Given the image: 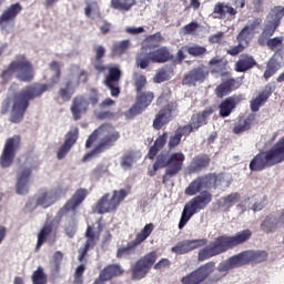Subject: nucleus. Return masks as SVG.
<instances>
[{"label": "nucleus", "mask_w": 284, "mask_h": 284, "mask_svg": "<svg viewBox=\"0 0 284 284\" xmlns=\"http://www.w3.org/2000/svg\"><path fill=\"white\" fill-rule=\"evenodd\" d=\"M85 196H88V190L79 189L59 211V216H65L69 212H74L85 201Z\"/></svg>", "instance_id": "obj_20"}, {"label": "nucleus", "mask_w": 284, "mask_h": 284, "mask_svg": "<svg viewBox=\"0 0 284 284\" xmlns=\"http://www.w3.org/2000/svg\"><path fill=\"white\" fill-rule=\"evenodd\" d=\"M67 77L68 81L65 85L62 87L59 91V97L62 101H70L78 85H81V83H85V81H88V73L81 70V68L77 64H72L69 68Z\"/></svg>", "instance_id": "obj_9"}, {"label": "nucleus", "mask_w": 284, "mask_h": 284, "mask_svg": "<svg viewBox=\"0 0 284 284\" xmlns=\"http://www.w3.org/2000/svg\"><path fill=\"white\" fill-rule=\"evenodd\" d=\"M179 143H181V135L178 132H175V134L172 135L169 140V148L172 150V148H176Z\"/></svg>", "instance_id": "obj_64"}, {"label": "nucleus", "mask_w": 284, "mask_h": 284, "mask_svg": "<svg viewBox=\"0 0 284 284\" xmlns=\"http://www.w3.org/2000/svg\"><path fill=\"white\" fill-rule=\"evenodd\" d=\"M32 283L33 284H45L48 283V277L45 276V273L43 272V267H38L37 271L32 274Z\"/></svg>", "instance_id": "obj_49"}, {"label": "nucleus", "mask_w": 284, "mask_h": 284, "mask_svg": "<svg viewBox=\"0 0 284 284\" xmlns=\"http://www.w3.org/2000/svg\"><path fill=\"white\" fill-rule=\"evenodd\" d=\"M119 133L113 129L110 124H103L99 129H97L87 140V148H91L92 143H94L95 149L87 153L83 156V161H90L92 156H97V154H101L103 150L114 143V141L119 140Z\"/></svg>", "instance_id": "obj_4"}, {"label": "nucleus", "mask_w": 284, "mask_h": 284, "mask_svg": "<svg viewBox=\"0 0 284 284\" xmlns=\"http://www.w3.org/2000/svg\"><path fill=\"white\" fill-rule=\"evenodd\" d=\"M226 64H227V62L219 55L213 58L209 63V65L211 67L212 72H216V73L222 72L223 70H225Z\"/></svg>", "instance_id": "obj_45"}, {"label": "nucleus", "mask_w": 284, "mask_h": 284, "mask_svg": "<svg viewBox=\"0 0 284 284\" xmlns=\"http://www.w3.org/2000/svg\"><path fill=\"white\" fill-rule=\"evenodd\" d=\"M284 161V144L281 140L268 151L262 152L254 156L250 163L251 170H265L276 163Z\"/></svg>", "instance_id": "obj_5"}, {"label": "nucleus", "mask_w": 284, "mask_h": 284, "mask_svg": "<svg viewBox=\"0 0 284 284\" xmlns=\"http://www.w3.org/2000/svg\"><path fill=\"white\" fill-rule=\"evenodd\" d=\"M284 17V7H275L272 9L270 14L266 18V23L273 28H278V23H281V20Z\"/></svg>", "instance_id": "obj_35"}, {"label": "nucleus", "mask_w": 284, "mask_h": 284, "mask_svg": "<svg viewBox=\"0 0 284 284\" xmlns=\"http://www.w3.org/2000/svg\"><path fill=\"white\" fill-rule=\"evenodd\" d=\"M281 225H284V215H280V216H267L262 225L261 229L263 230V232H274V230H276V227H281Z\"/></svg>", "instance_id": "obj_30"}, {"label": "nucleus", "mask_w": 284, "mask_h": 284, "mask_svg": "<svg viewBox=\"0 0 284 284\" xmlns=\"http://www.w3.org/2000/svg\"><path fill=\"white\" fill-rule=\"evenodd\" d=\"M251 237L252 231L250 230L239 232L234 236L217 237L215 241L211 242L210 245L200 250L199 260L207 261V258H212V256H216V254H222V252H226V250L235 247V245H241V243L250 241Z\"/></svg>", "instance_id": "obj_2"}, {"label": "nucleus", "mask_w": 284, "mask_h": 284, "mask_svg": "<svg viewBox=\"0 0 284 284\" xmlns=\"http://www.w3.org/2000/svg\"><path fill=\"white\" fill-rule=\"evenodd\" d=\"M161 41H163V36H161L160 33L150 36L149 38L145 39V41L143 42L142 45V52H145V49H150V48H154V43H161Z\"/></svg>", "instance_id": "obj_48"}, {"label": "nucleus", "mask_w": 284, "mask_h": 284, "mask_svg": "<svg viewBox=\"0 0 284 284\" xmlns=\"http://www.w3.org/2000/svg\"><path fill=\"white\" fill-rule=\"evenodd\" d=\"M271 50H281L283 48V37H276L268 40L267 44Z\"/></svg>", "instance_id": "obj_59"}, {"label": "nucleus", "mask_w": 284, "mask_h": 284, "mask_svg": "<svg viewBox=\"0 0 284 284\" xmlns=\"http://www.w3.org/2000/svg\"><path fill=\"white\" fill-rule=\"evenodd\" d=\"M128 48H130V40H123V41L116 42L113 45V53L114 54H123V52H125V50H128Z\"/></svg>", "instance_id": "obj_55"}, {"label": "nucleus", "mask_w": 284, "mask_h": 284, "mask_svg": "<svg viewBox=\"0 0 284 284\" xmlns=\"http://www.w3.org/2000/svg\"><path fill=\"white\" fill-rule=\"evenodd\" d=\"M256 123V118L254 115H248L245 119L240 120L235 123L233 128L234 134H243V132H247V130H252V125Z\"/></svg>", "instance_id": "obj_33"}, {"label": "nucleus", "mask_w": 284, "mask_h": 284, "mask_svg": "<svg viewBox=\"0 0 284 284\" xmlns=\"http://www.w3.org/2000/svg\"><path fill=\"white\" fill-rule=\"evenodd\" d=\"M185 50L189 54H192V57H201V54H205V47H201L197 44L185 47Z\"/></svg>", "instance_id": "obj_57"}, {"label": "nucleus", "mask_w": 284, "mask_h": 284, "mask_svg": "<svg viewBox=\"0 0 284 284\" xmlns=\"http://www.w3.org/2000/svg\"><path fill=\"white\" fill-rule=\"evenodd\" d=\"M21 149V138L13 135L6 140L1 155H0V168L3 170L12 168L14 163V156Z\"/></svg>", "instance_id": "obj_13"}, {"label": "nucleus", "mask_w": 284, "mask_h": 284, "mask_svg": "<svg viewBox=\"0 0 284 284\" xmlns=\"http://www.w3.org/2000/svg\"><path fill=\"white\" fill-rule=\"evenodd\" d=\"M236 201H239V194L234 193V194L227 195L226 197H221L219 201V205L221 207H232V205H234Z\"/></svg>", "instance_id": "obj_50"}, {"label": "nucleus", "mask_w": 284, "mask_h": 284, "mask_svg": "<svg viewBox=\"0 0 284 284\" xmlns=\"http://www.w3.org/2000/svg\"><path fill=\"white\" fill-rule=\"evenodd\" d=\"M267 258V253L265 251H245L237 255L231 256L227 260L220 263L217 266L219 275H214V281H221V278L230 274V270H235L246 263H263Z\"/></svg>", "instance_id": "obj_3"}, {"label": "nucleus", "mask_w": 284, "mask_h": 284, "mask_svg": "<svg viewBox=\"0 0 284 284\" xmlns=\"http://www.w3.org/2000/svg\"><path fill=\"white\" fill-rule=\"evenodd\" d=\"M135 0H111V8L113 10H120V12H128L132 6H134Z\"/></svg>", "instance_id": "obj_42"}, {"label": "nucleus", "mask_w": 284, "mask_h": 284, "mask_svg": "<svg viewBox=\"0 0 284 284\" xmlns=\"http://www.w3.org/2000/svg\"><path fill=\"white\" fill-rule=\"evenodd\" d=\"M33 182L32 166H20L16 173V193L19 196H26L29 194Z\"/></svg>", "instance_id": "obj_15"}, {"label": "nucleus", "mask_w": 284, "mask_h": 284, "mask_svg": "<svg viewBox=\"0 0 284 284\" xmlns=\"http://www.w3.org/2000/svg\"><path fill=\"white\" fill-rule=\"evenodd\" d=\"M201 26L197 22H191L182 28V34H197Z\"/></svg>", "instance_id": "obj_54"}, {"label": "nucleus", "mask_w": 284, "mask_h": 284, "mask_svg": "<svg viewBox=\"0 0 284 284\" xmlns=\"http://www.w3.org/2000/svg\"><path fill=\"white\" fill-rule=\"evenodd\" d=\"M136 247V243L133 241L129 242L125 245H122L116 251L118 258H130L132 254H134V248Z\"/></svg>", "instance_id": "obj_39"}, {"label": "nucleus", "mask_w": 284, "mask_h": 284, "mask_svg": "<svg viewBox=\"0 0 284 284\" xmlns=\"http://www.w3.org/2000/svg\"><path fill=\"white\" fill-rule=\"evenodd\" d=\"M170 71L162 69L160 71L156 72V74L153 78L154 83H163V81H168L170 80Z\"/></svg>", "instance_id": "obj_56"}, {"label": "nucleus", "mask_w": 284, "mask_h": 284, "mask_svg": "<svg viewBox=\"0 0 284 284\" xmlns=\"http://www.w3.org/2000/svg\"><path fill=\"white\" fill-rule=\"evenodd\" d=\"M240 102L241 98L236 95L227 98L220 104V116H230V114H232V110H234V108H236V104Z\"/></svg>", "instance_id": "obj_29"}, {"label": "nucleus", "mask_w": 284, "mask_h": 284, "mask_svg": "<svg viewBox=\"0 0 284 284\" xmlns=\"http://www.w3.org/2000/svg\"><path fill=\"white\" fill-rule=\"evenodd\" d=\"M63 194H65V189L61 185L52 189H44L27 202V210L30 212H32V210H37V207L48 210V207H52V205H54Z\"/></svg>", "instance_id": "obj_6"}, {"label": "nucleus", "mask_w": 284, "mask_h": 284, "mask_svg": "<svg viewBox=\"0 0 284 284\" xmlns=\"http://www.w3.org/2000/svg\"><path fill=\"white\" fill-rule=\"evenodd\" d=\"M207 240L199 239V240H184L173 246L171 250L174 254H187V252H192V250H199V247H203L206 245Z\"/></svg>", "instance_id": "obj_21"}, {"label": "nucleus", "mask_w": 284, "mask_h": 284, "mask_svg": "<svg viewBox=\"0 0 284 284\" xmlns=\"http://www.w3.org/2000/svg\"><path fill=\"white\" fill-rule=\"evenodd\" d=\"M258 26H261V20L256 19L250 21L237 36L239 43H244V45H247V43H250V41H252L254 38L256 28Z\"/></svg>", "instance_id": "obj_23"}, {"label": "nucleus", "mask_w": 284, "mask_h": 284, "mask_svg": "<svg viewBox=\"0 0 284 284\" xmlns=\"http://www.w3.org/2000/svg\"><path fill=\"white\" fill-rule=\"evenodd\" d=\"M123 274V268L119 264H111L101 271L99 280L102 282L110 281L114 276H121Z\"/></svg>", "instance_id": "obj_28"}, {"label": "nucleus", "mask_w": 284, "mask_h": 284, "mask_svg": "<svg viewBox=\"0 0 284 284\" xmlns=\"http://www.w3.org/2000/svg\"><path fill=\"white\" fill-rule=\"evenodd\" d=\"M274 32H276V28L272 27V24H265L262 34L258 38V44L260 45H267L268 41H271L272 39H270V37H272V34H274Z\"/></svg>", "instance_id": "obj_43"}, {"label": "nucleus", "mask_w": 284, "mask_h": 284, "mask_svg": "<svg viewBox=\"0 0 284 284\" xmlns=\"http://www.w3.org/2000/svg\"><path fill=\"white\" fill-rule=\"evenodd\" d=\"M54 236V231L52 230V226L50 225H44L42 230L38 234V242L36 245V250H41V246L43 243H45V239Z\"/></svg>", "instance_id": "obj_41"}, {"label": "nucleus", "mask_w": 284, "mask_h": 284, "mask_svg": "<svg viewBox=\"0 0 284 284\" xmlns=\"http://www.w3.org/2000/svg\"><path fill=\"white\" fill-rule=\"evenodd\" d=\"M194 130H196L191 123L187 125H184L182 128H179L176 130V133L181 136H189V134H192V132H194Z\"/></svg>", "instance_id": "obj_61"}, {"label": "nucleus", "mask_w": 284, "mask_h": 284, "mask_svg": "<svg viewBox=\"0 0 284 284\" xmlns=\"http://www.w3.org/2000/svg\"><path fill=\"white\" fill-rule=\"evenodd\" d=\"M236 88H241V82L230 78L226 82L220 84L215 92L216 95L222 99V97H226V94H230V92H232V90H236Z\"/></svg>", "instance_id": "obj_31"}, {"label": "nucleus", "mask_w": 284, "mask_h": 284, "mask_svg": "<svg viewBox=\"0 0 284 284\" xmlns=\"http://www.w3.org/2000/svg\"><path fill=\"white\" fill-rule=\"evenodd\" d=\"M176 114V111L174 109V105H169L164 109H162L156 115L153 121V128L155 130H161L163 125H166V123H170L172 121V116Z\"/></svg>", "instance_id": "obj_22"}, {"label": "nucleus", "mask_w": 284, "mask_h": 284, "mask_svg": "<svg viewBox=\"0 0 284 284\" xmlns=\"http://www.w3.org/2000/svg\"><path fill=\"white\" fill-rule=\"evenodd\" d=\"M165 143H168V133H163L155 140L154 145L149 151V159H154Z\"/></svg>", "instance_id": "obj_40"}, {"label": "nucleus", "mask_w": 284, "mask_h": 284, "mask_svg": "<svg viewBox=\"0 0 284 284\" xmlns=\"http://www.w3.org/2000/svg\"><path fill=\"white\" fill-rule=\"evenodd\" d=\"M255 63L254 58L250 55H241L235 64V70L236 72H245L250 70V68H254Z\"/></svg>", "instance_id": "obj_36"}, {"label": "nucleus", "mask_w": 284, "mask_h": 284, "mask_svg": "<svg viewBox=\"0 0 284 284\" xmlns=\"http://www.w3.org/2000/svg\"><path fill=\"white\" fill-rule=\"evenodd\" d=\"M153 231H154V224H152V223L146 224L143 227V230L140 233H138L135 239L133 240L135 245H141V243H143V241H145L148 239V236H150V234H152Z\"/></svg>", "instance_id": "obj_44"}, {"label": "nucleus", "mask_w": 284, "mask_h": 284, "mask_svg": "<svg viewBox=\"0 0 284 284\" xmlns=\"http://www.w3.org/2000/svg\"><path fill=\"white\" fill-rule=\"evenodd\" d=\"M206 77L207 69L205 67H199L184 77L183 83L184 85H196L197 83L205 81Z\"/></svg>", "instance_id": "obj_24"}, {"label": "nucleus", "mask_w": 284, "mask_h": 284, "mask_svg": "<svg viewBox=\"0 0 284 284\" xmlns=\"http://www.w3.org/2000/svg\"><path fill=\"white\" fill-rule=\"evenodd\" d=\"M156 258H159L156 252H151L138 260L131 272L133 281H141V278H145L150 273V270H152V265L156 263Z\"/></svg>", "instance_id": "obj_14"}, {"label": "nucleus", "mask_w": 284, "mask_h": 284, "mask_svg": "<svg viewBox=\"0 0 284 284\" xmlns=\"http://www.w3.org/2000/svg\"><path fill=\"white\" fill-rule=\"evenodd\" d=\"M212 203V193L204 191L189 201L183 209L182 216L179 223L180 230H183L194 214H199L201 210H205Z\"/></svg>", "instance_id": "obj_8"}, {"label": "nucleus", "mask_w": 284, "mask_h": 284, "mask_svg": "<svg viewBox=\"0 0 284 284\" xmlns=\"http://www.w3.org/2000/svg\"><path fill=\"white\" fill-rule=\"evenodd\" d=\"M172 59V53H170V49L166 47H162L154 51H150V48H146L144 51L141 49V52L138 55V65L142 70H145L148 65H150V61L153 63H166Z\"/></svg>", "instance_id": "obj_12"}, {"label": "nucleus", "mask_w": 284, "mask_h": 284, "mask_svg": "<svg viewBox=\"0 0 284 284\" xmlns=\"http://www.w3.org/2000/svg\"><path fill=\"white\" fill-rule=\"evenodd\" d=\"M77 139H79V130L72 129L65 136L64 145L72 149V145L77 143Z\"/></svg>", "instance_id": "obj_53"}, {"label": "nucleus", "mask_w": 284, "mask_h": 284, "mask_svg": "<svg viewBox=\"0 0 284 284\" xmlns=\"http://www.w3.org/2000/svg\"><path fill=\"white\" fill-rule=\"evenodd\" d=\"M84 13H85V17H88L89 19H97V17L101 14L99 10V4L95 1L88 2L84 9Z\"/></svg>", "instance_id": "obj_46"}, {"label": "nucleus", "mask_w": 284, "mask_h": 284, "mask_svg": "<svg viewBox=\"0 0 284 284\" xmlns=\"http://www.w3.org/2000/svg\"><path fill=\"white\" fill-rule=\"evenodd\" d=\"M283 65H284L283 55L281 53H275L266 64L264 78L270 79V77H274V73L280 71Z\"/></svg>", "instance_id": "obj_25"}, {"label": "nucleus", "mask_w": 284, "mask_h": 284, "mask_svg": "<svg viewBox=\"0 0 284 284\" xmlns=\"http://www.w3.org/2000/svg\"><path fill=\"white\" fill-rule=\"evenodd\" d=\"M65 232H67V236L72 239V236H74V234H77V221H74V220L69 221L65 224Z\"/></svg>", "instance_id": "obj_60"}, {"label": "nucleus", "mask_w": 284, "mask_h": 284, "mask_svg": "<svg viewBox=\"0 0 284 284\" xmlns=\"http://www.w3.org/2000/svg\"><path fill=\"white\" fill-rule=\"evenodd\" d=\"M168 267H170V260L168 258H162L154 265V270H158L159 272H165Z\"/></svg>", "instance_id": "obj_62"}, {"label": "nucleus", "mask_w": 284, "mask_h": 284, "mask_svg": "<svg viewBox=\"0 0 284 284\" xmlns=\"http://www.w3.org/2000/svg\"><path fill=\"white\" fill-rule=\"evenodd\" d=\"M139 114H143V111L136 103H134L129 110L124 112V118L126 121H132V119H134V116H139Z\"/></svg>", "instance_id": "obj_52"}, {"label": "nucleus", "mask_w": 284, "mask_h": 284, "mask_svg": "<svg viewBox=\"0 0 284 284\" xmlns=\"http://www.w3.org/2000/svg\"><path fill=\"white\" fill-rule=\"evenodd\" d=\"M134 83L136 87V91L139 93V92H142V90L145 88V84L148 83V79H145V75L135 74Z\"/></svg>", "instance_id": "obj_58"}, {"label": "nucleus", "mask_w": 284, "mask_h": 284, "mask_svg": "<svg viewBox=\"0 0 284 284\" xmlns=\"http://www.w3.org/2000/svg\"><path fill=\"white\" fill-rule=\"evenodd\" d=\"M265 207V196L253 197L251 200V210L253 212H261Z\"/></svg>", "instance_id": "obj_51"}, {"label": "nucleus", "mask_w": 284, "mask_h": 284, "mask_svg": "<svg viewBox=\"0 0 284 284\" xmlns=\"http://www.w3.org/2000/svg\"><path fill=\"white\" fill-rule=\"evenodd\" d=\"M210 163V158L206 155H199L194 158L189 165V172H199L200 170H203V168H206V165Z\"/></svg>", "instance_id": "obj_38"}, {"label": "nucleus", "mask_w": 284, "mask_h": 284, "mask_svg": "<svg viewBox=\"0 0 284 284\" xmlns=\"http://www.w3.org/2000/svg\"><path fill=\"white\" fill-rule=\"evenodd\" d=\"M125 196H128V191L123 189L113 191L112 194H104L93 206L94 214H110V212H114Z\"/></svg>", "instance_id": "obj_10"}, {"label": "nucleus", "mask_w": 284, "mask_h": 284, "mask_svg": "<svg viewBox=\"0 0 284 284\" xmlns=\"http://www.w3.org/2000/svg\"><path fill=\"white\" fill-rule=\"evenodd\" d=\"M101 230H103L101 221H97L92 226H88L85 233L87 242L84 247L79 250V261H83V257L85 254H88V250H90V247H94V244L97 241H99V234H101Z\"/></svg>", "instance_id": "obj_18"}, {"label": "nucleus", "mask_w": 284, "mask_h": 284, "mask_svg": "<svg viewBox=\"0 0 284 284\" xmlns=\"http://www.w3.org/2000/svg\"><path fill=\"white\" fill-rule=\"evenodd\" d=\"M212 185H216V174L214 173L195 179L185 189L184 193L186 194V196H195V194L203 192V190H210Z\"/></svg>", "instance_id": "obj_17"}, {"label": "nucleus", "mask_w": 284, "mask_h": 284, "mask_svg": "<svg viewBox=\"0 0 284 284\" xmlns=\"http://www.w3.org/2000/svg\"><path fill=\"white\" fill-rule=\"evenodd\" d=\"M119 79H121V70L115 67L109 68V75L104 83L109 90H111V97H119V88L112 87V83H114V81H119Z\"/></svg>", "instance_id": "obj_26"}, {"label": "nucleus", "mask_w": 284, "mask_h": 284, "mask_svg": "<svg viewBox=\"0 0 284 284\" xmlns=\"http://www.w3.org/2000/svg\"><path fill=\"white\" fill-rule=\"evenodd\" d=\"M12 74H16L19 81H32L34 79V69H32V64L24 55H19L3 72V77H10Z\"/></svg>", "instance_id": "obj_11"}, {"label": "nucleus", "mask_w": 284, "mask_h": 284, "mask_svg": "<svg viewBox=\"0 0 284 284\" xmlns=\"http://www.w3.org/2000/svg\"><path fill=\"white\" fill-rule=\"evenodd\" d=\"M185 161V154L181 152L176 153H162L158 156L155 163L153 164V171H150V176H154L156 173V170H161L163 168L166 169V174H170V176H174V174H178L183 169V162Z\"/></svg>", "instance_id": "obj_7"}, {"label": "nucleus", "mask_w": 284, "mask_h": 284, "mask_svg": "<svg viewBox=\"0 0 284 284\" xmlns=\"http://www.w3.org/2000/svg\"><path fill=\"white\" fill-rule=\"evenodd\" d=\"M90 103L92 105H97V103H99V98L97 95L90 99L83 95H78L73 98L72 104L70 106L72 119H74V121H79V119H81V115L88 112Z\"/></svg>", "instance_id": "obj_16"}, {"label": "nucleus", "mask_w": 284, "mask_h": 284, "mask_svg": "<svg viewBox=\"0 0 284 284\" xmlns=\"http://www.w3.org/2000/svg\"><path fill=\"white\" fill-rule=\"evenodd\" d=\"M141 159V154L139 152H129L122 155L120 160V168L124 170V172H130L132 170L135 161H139Z\"/></svg>", "instance_id": "obj_32"}, {"label": "nucleus", "mask_w": 284, "mask_h": 284, "mask_svg": "<svg viewBox=\"0 0 284 284\" xmlns=\"http://www.w3.org/2000/svg\"><path fill=\"white\" fill-rule=\"evenodd\" d=\"M152 101H154V93L150 91L138 92L135 103L139 105L142 112H145V109L151 105Z\"/></svg>", "instance_id": "obj_34"}, {"label": "nucleus", "mask_w": 284, "mask_h": 284, "mask_svg": "<svg viewBox=\"0 0 284 284\" xmlns=\"http://www.w3.org/2000/svg\"><path fill=\"white\" fill-rule=\"evenodd\" d=\"M267 99H270V95H267L266 93H261L251 101V110L253 112H258V110H261V106L267 101Z\"/></svg>", "instance_id": "obj_47"}, {"label": "nucleus", "mask_w": 284, "mask_h": 284, "mask_svg": "<svg viewBox=\"0 0 284 284\" xmlns=\"http://www.w3.org/2000/svg\"><path fill=\"white\" fill-rule=\"evenodd\" d=\"M50 70L53 72V77L49 84L36 83L24 88L21 92L16 93L13 97L4 100L2 105V113L11 112L12 123H19L28 110V101L41 97L44 92H48L49 88H54L61 79V65L59 62L53 61L50 63Z\"/></svg>", "instance_id": "obj_1"}, {"label": "nucleus", "mask_w": 284, "mask_h": 284, "mask_svg": "<svg viewBox=\"0 0 284 284\" xmlns=\"http://www.w3.org/2000/svg\"><path fill=\"white\" fill-rule=\"evenodd\" d=\"M70 150H72L70 146L65 144L61 145L57 151V159L62 161L64 156H68V152H70Z\"/></svg>", "instance_id": "obj_63"}, {"label": "nucleus", "mask_w": 284, "mask_h": 284, "mask_svg": "<svg viewBox=\"0 0 284 284\" xmlns=\"http://www.w3.org/2000/svg\"><path fill=\"white\" fill-rule=\"evenodd\" d=\"M213 113H214V109L207 108L204 111H202V113H197V114L193 115L190 124L195 130H199V128H201V125H205V123H207V120L210 119V116H212Z\"/></svg>", "instance_id": "obj_27"}, {"label": "nucleus", "mask_w": 284, "mask_h": 284, "mask_svg": "<svg viewBox=\"0 0 284 284\" xmlns=\"http://www.w3.org/2000/svg\"><path fill=\"white\" fill-rule=\"evenodd\" d=\"M213 13L219 19H223V17H225V14H230L231 17H234V14H236V11L234 8H232L225 3L217 2L214 7Z\"/></svg>", "instance_id": "obj_37"}, {"label": "nucleus", "mask_w": 284, "mask_h": 284, "mask_svg": "<svg viewBox=\"0 0 284 284\" xmlns=\"http://www.w3.org/2000/svg\"><path fill=\"white\" fill-rule=\"evenodd\" d=\"M21 4L14 3L7 8L2 16L0 17V27L4 32H11L12 28H14V19H17V14L21 12Z\"/></svg>", "instance_id": "obj_19"}]
</instances>
